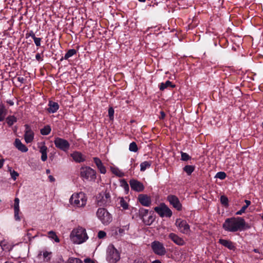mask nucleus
I'll use <instances>...</instances> for the list:
<instances>
[{
  "label": "nucleus",
  "mask_w": 263,
  "mask_h": 263,
  "mask_svg": "<svg viewBox=\"0 0 263 263\" xmlns=\"http://www.w3.org/2000/svg\"><path fill=\"white\" fill-rule=\"evenodd\" d=\"M222 228L226 231L235 232L249 229L250 226L246 223L243 218L237 217L226 219L222 224Z\"/></svg>",
  "instance_id": "f257e3e1"
},
{
  "label": "nucleus",
  "mask_w": 263,
  "mask_h": 263,
  "mask_svg": "<svg viewBox=\"0 0 263 263\" xmlns=\"http://www.w3.org/2000/svg\"><path fill=\"white\" fill-rule=\"evenodd\" d=\"M70 237L71 241L76 244L82 243L88 238L86 230L81 227L74 229L71 231Z\"/></svg>",
  "instance_id": "f03ea898"
},
{
  "label": "nucleus",
  "mask_w": 263,
  "mask_h": 263,
  "mask_svg": "<svg viewBox=\"0 0 263 263\" xmlns=\"http://www.w3.org/2000/svg\"><path fill=\"white\" fill-rule=\"evenodd\" d=\"M86 201L85 195L82 192L72 194L69 199L70 204L76 207L84 206L86 203Z\"/></svg>",
  "instance_id": "7ed1b4c3"
},
{
  "label": "nucleus",
  "mask_w": 263,
  "mask_h": 263,
  "mask_svg": "<svg viewBox=\"0 0 263 263\" xmlns=\"http://www.w3.org/2000/svg\"><path fill=\"white\" fill-rule=\"evenodd\" d=\"M120 259L119 251L112 245L108 246L106 251V260L109 263H116Z\"/></svg>",
  "instance_id": "20e7f679"
},
{
  "label": "nucleus",
  "mask_w": 263,
  "mask_h": 263,
  "mask_svg": "<svg viewBox=\"0 0 263 263\" xmlns=\"http://www.w3.org/2000/svg\"><path fill=\"white\" fill-rule=\"evenodd\" d=\"M96 215L104 225H108L112 221L111 214L104 208H99Z\"/></svg>",
  "instance_id": "39448f33"
},
{
  "label": "nucleus",
  "mask_w": 263,
  "mask_h": 263,
  "mask_svg": "<svg viewBox=\"0 0 263 263\" xmlns=\"http://www.w3.org/2000/svg\"><path fill=\"white\" fill-rule=\"evenodd\" d=\"M96 171L88 166L82 167L80 169V176L83 179L94 180L96 178Z\"/></svg>",
  "instance_id": "423d86ee"
},
{
  "label": "nucleus",
  "mask_w": 263,
  "mask_h": 263,
  "mask_svg": "<svg viewBox=\"0 0 263 263\" xmlns=\"http://www.w3.org/2000/svg\"><path fill=\"white\" fill-rule=\"evenodd\" d=\"M111 202V197L109 192H101L97 196V202L99 206H106Z\"/></svg>",
  "instance_id": "0eeeda50"
},
{
  "label": "nucleus",
  "mask_w": 263,
  "mask_h": 263,
  "mask_svg": "<svg viewBox=\"0 0 263 263\" xmlns=\"http://www.w3.org/2000/svg\"><path fill=\"white\" fill-rule=\"evenodd\" d=\"M175 225L181 233L184 234H188L190 233V226L185 220L180 218L177 219L176 220Z\"/></svg>",
  "instance_id": "6e6552de"
},
{
  "label": "nucleus",
  "mask_w": 263,
  "mask_h": 263,
  "mask_svg": "<svg viewBox=\"0 0 263 263\" xmlns=\"http://www.w3.org/2000/svg\"><path fill=\"white\" fill-rule=\"evenodd\" d=\"M55 147L64 151L67 152L70 147V144L65 139L61 138H55L54 141Z\"/></svg>",
  "instance_id": "1a4fd4ad"
},
{
  "label": "nucleus",
  "mask_w": 263,
  "mask_h": 263,
  "mask_svg": "<svg viewBox=\"0 0 263 263\" xmlns=\"http://www.w3.org/2000/svg\"><path fill=\"white\" fill-rule=\"evenodd\" d=\"M151 247L154 252L157 255H163L166 253V250L163 245L158 241L153 242Z\"/></svg>",
  "instance_id": "9d476101"
},
{
  "label": "nucleus",
  "mask_w": 263,
  "mask_h": 263,
  "mask_svg": "<svg viewBox=\"0 0 263 263\" xmlns=\"http://www.w3.org/2000/svg\"><path fill=\"white\" fill-rule=\"evenodd\" d=\"M154 210L162 217L164 216L170 217L172 215L171 210L165 205H161L160 206H156Z\"/></svg>",
  "instance_id": "9b49d317"
},
{
  "label": "nucleus",
  "mask_w": 263,
  "mask_h": 263,
  "mask_svg": "<svg viewBox=\"0 0 263 263\" xmlns=\"http://www.w3.org/2000/svg\"><path fill=\"white\" fill-rule=\"evenodd\" d=\"M129 184L132 190L138 192H142L144 189L143 183L136 179H131Z\"/></svg>",
  "instance_id": "f8f14e48"
},
{
  "label": "nucleus",
  "mask_w": 263,
  "mask_h": 263,
  "mask_svg": "<svg viewBox=\"0 0 263 263\" xmlns=\"http://www.w3.org/2000/svg\"><path fill=\"white\" fill-rule=\"evenodd\" d=\"M167 199L174 208L178 211H180L181 210L182 205L180 202L179 199L176 196L172 195H169L167 197Z\"/></svg>",
  "instance_id": "ddd939ff"
},
{
  "label": "nucleus",
  "mask_w": 263,
  "mask_h": 263,
  "mask_svg": "<svg viewBox=\"0 0 263 263\" xmlns=\"http://www.w3.org/2000/svg\"><path fill=\"white\" fill-rule=\"evenodd\" d=\"M25 131L24 135L25 140L26 143H30L32 141L34 137L33 132L31 130L30 126L26 124L25 125Z\"/></svg>",
  "instance_id": "4468645a"
},
{
  "label": "nucleus",
  "mask_w": 263,
  "mask_h": 263,
  "mask_svg": "<svg viewBox=\"0 0 263 263\" xmlns=\"http://www.w3.org/2000/svg\"><path fill=\"white\" fill-rule=\"evenodd\" d=\"M138 200L140 203L145 206H148L151 205V200L149 197L145 194H140L138 196Z\"/></svg>",
  "instance_id": "2eb2a0df"
},
{
  "label": "nucleus",
  "mask_w": 263,
  "mask_h": 263,
  "mask_svg": "<svg viewBox=\"0 0 263 263\" xmlns=\"http://www.w3.org/2000/svg\"><path fill=\"white\" fill-rule=\"evenodd\" d=\"M168 237L177 245L183 246L185 244L183 239L175 233H170L168 235Z\"/></svg>",
  "instance_id": "dca6fc26"
},
{
  "label": "nucleus",
  "mask_w": 263,
  "mask_h": 263,
  "mask_svg": "<svg viewBox=\"0 0 263 263\" xmlns=\"http://www.w3.org/2000/svg\"><path fill=\"white\" fill-rule=\"evenodd\" d=\"M219 242L221 245L228 248L230 250H234L235 249V247L233 242L230 240L223 239H220L219 240Z\"/></svg>",
  "instance_id": "f3484780"
},
{
  "label": "nucleus",
  "mask_w": 263,
  "mask_h": 263,
  "mask_svg": "<svg viewBox=\"0 0 263 263\" xmlns=\"http://www.w3.org/2000/svg\"><path fill=\"white\" fill-rule=\"evenodd\" d=\"M93 160L100 172L102 174H105L106 172V168L103 165L101 160L97 157L93 158Z\"/></svg>",
  "instance_id": "a211bd4d"
},
{
  "label": "nucleus",
  "mask_w": 263,
  "mask_h": 263,
  "mask_svg": "<svg viewBox=\"0 0 263 263\" xmlns=\"http://www.w3.org/2000/svg\"><path fill=\"white\" fill-rule=\"evenodd\" d=\"M71 156L76 162L80 163L85 161L84 157L80 152H75L71 154Z\"/></svg>",
  "instance_id": "6ab92c4d"
},
{
  "label": "nucleus",
  "mask_w": 263,
  "mask_h": 263,
  "mask_svg": "<svg viewBox=\"0 0 263 263\" xmlns=\"http://www.w3.org/2000/svg\"><path fill=\"white\" fill-rule=\"evenodd\" d=\"M14 145L19 151L22 152H26L28 151V148L18 139H15Z\"/></svg>",
  "instance_id": "aec40b11"
},
{
  "label": "nucleus",
  "mask_w": 263,
  "mask_h": 263,
  "mask_svg": "<svg viewBox=\"0 0 263 263\" xmlns=\"http://www.w3.org/2000/svg\"><path fill=\"white\" fill-rule=\"evenodd\" d=\"M49 107L48 108V111L49 112L54 113L56 112L59 108V105L58 103L53 102L52 101H50L48 104Z\"/></svg>",
  "instance_id": "412c9836"
},
{
  "label": "nucleus",
  "mask_w": 263,
  "mask_h": 263,
  "mask_svg": "<svg viewBox=\"0 0 263 263\" xmlns=\"http://www.w3.org/2000/svg\"><path fill=\"white\" fill-rule=\"evenodd\" d=\"M125 230H128V227L126 226L124 227V228H118L115 230V232L112 233V235H115L116 236L119 235L120 236H122L124 234Z\"/></svg>",
  "instance_id": "4be33fe9"
},
{
  "label": "nucleus",
  "mask_w": 263,
  "mask_h": 263,
  "mask_svg": "<svg viewBox=\"0 0 263 263\" xmlns=\"http://www.w3.org/2000/svg\"><path fill=\"white\" fill-rule=\"evenodd\" d=\"M175 85L172 84V82L170 81H167L165 83H161L160 85L159 88L161 90H164L165 89L171 87L172 88L175 87Z\"/></svg>",
  "instance_id": "5701e85b"
},
{
  "label": "nucleus",
  "mask_w": 263,
  "mask_h": 263,
  "mask_svg": "<svg viewBox=\"0 0 263 263\" xmlns=\"http://www.w3.org/2000/svg\"><path fill=\"white\" fill-rule=\"evenodd\" d=\"M7 111L4 105L0 104V122L3 121L7 115Z\"/></svg>",
  "instance_id": "b1692460"
},
{
  "label": "nucleus",
  "mask_w": 263,
  "mask_h": 263,
  "mask_svg": "<svg viewBox=\"0 0 263 263\" xmlns=\"http://www.w3.org/2000/svg\"><path fill=\"white\" fill-rule=\"evenodd\" d=\"M6 120L8 125L11 126L17 121V119L14 116H9L6 118Z\"/></svg>",
  "instance_id": "393cba45"
},
{
  "label": "nucleus",
  "mask_w": 263,
  "mask_h": 263,
  "mask_svg": "<svg viewBox=\"0 0 263 263\" xmlns=\"http://www.w3.org/2000/svg\"><path fill=\"white\" fill-rule=\"evenodd\" d=\"M148 210L144 208H141L139 210V216L143 221L145 219V217L148 215Z\"/></svg>",
  "instance_id": "a878e982"
},
{
  "label": "nucleus",
  "mask_w": 263,
  "mask_h": 263,
  "mask_svg": "<svg viewBox=\"0 0 263 263\" xmlns=\"http://www.w3.org/2000/svg\"><path fill=\"white\" fill-rule=\"evenodd\" d=\"M77 53L76 50L74 49H69L66 53L65 54L64 57L63 59H64L65 60H67L69 58L71 57L73 55L76 54Z\"/></svg>",
  "instance_id": "bb28decb"
},
{
  "label": "nucleus",
  "mask_w": 263,
  "mask_h": 263,
  "mask_svg": "<svg viewBox=\"0 0 263 263\" xmlns=\"http://www.w3.org/2000/svg\"><path fill=\"white\" fill-rule=\"evenodd\" d=\"M195 166L187 165L184 167L183 171L189 175H191L194 171Z\"/></svg>",
  "instance_id": "cd10ccee"
},
{
  "label": "nucleus",
  "mask_w": 263,
  "mask_h": 263,
  "mask_svg": "<svg viewBox=\"0 0 263 263\" xmlns=\"http://www.w3.org/2000/svg\"><path fill=\"white\" fill-rule=\"evenodd\" d=\"M151 163L148 161H144L140 164V171H144L146 168L151 166Z\"/></svg>",
  "instance_id": "c85d7f7f"
},
{
  "label": "nucleus",
  "mask_w": 263,
  "mask_h": 263,
  "mask_svg": "<svg viewBox=\"0 0 263 263\" xmlns=\"http://www.w3.org/2000/svg\"><path fill=\"white\" fill-rule=\"evenodd\" d=\"M51 132V128L49 125L45 126L43 128L41 129V133L43 135H47Z\"/></svg>",
  "instance_id": "c756f323"
},
{
  "label": "nucleus",
  "mask_w": 263,
  "mask_h": 263,
  "mask_svg": "<svg viewBox=\"0 0 263 263\" xmlns=\"http://www.w3.org/2000/svg\"><path fill=\"white\" fill-rule=\"evenodd\" d=\"M119 204L120 206L122 207L124 210H127L128 208V204L123 199V198H121L120 199Z\"/></svg>",
  "instance_id": "7c9ffc66"
},
{
  "label": "nucleus",
  "mask_w": 263,
  "mask_h": 263,
  "mask_svg": "<svg viewBox=\"0 0 263 263\" xmlns=\"http://www.w3.org/2000/svg\"><path fill=\"white\" fill-rule=\"evenodd\" d=\"M220 202L224 206L228 207L229 205V200L228 198L224 195H222L220 197Z\"/></svg>",
  "instance_id": "2f4dec72"
},
{
  "label": "nucleus",
  "mask_w": 263,
  "mask_h": 263,
  "mask_svg": "<svg viewBox=\"0 0 263 263\" xmlns=\"http://www.w3.org/2000/svg\"><path fill=\"white\" fill-rule=\"evenodd\" d=\"M48 236L49 238L54 239L57 242H59L60 241L59 238L57 236L55 233L53 231H49L48 232Z\"/></svg>",
  "instance_id": "473e14b6"
},
{
  "label": "nucleus",
  "mask_w": 263,
  "mask_h": 263,
  "mask_svg": "<svg viewBox=\"0 0 263 263\" xmlns=\"http://www.w3.org/2000/svg\"><path fill=\"white\" fill-rule=\"evenodd\" d=\"M129 149L131 152H136L138 151V147L136 143L134 142L129 144Z\"/></svg>",
  "instance_id": "72a5a7b5"
},
{
  "label": "nucleus",
  "mask_w": 263,
  "mask_h": 263,
  "mask_svg": "<svg viewBox=\"0 0 263 263\" xmlns=\"http://www.w3.org/2000/svg\"><path fill=\"white\" fill-rule=\"evenodd\" d=\"M154 218L152 216H149L147 219H146V218L144 220L143 222L146 225H151L152 222L154 221Z\"/></svg>",
  "instance_id": "f704fd0d"
},
{
  "label": "nucleus",
  "mask_w": 263,
  "mask_h": 263,
  "mask_svg": "<svg viewBox=\"0 0 263 263\" xmlns=\"http://www.w3.org/2000/svg\"><path fill=\"white\" fill-rule=\"evenodd\" d=\"M181 159L182 161H187L191 159V157L187 154H186L185 153L181 152Z\"/></svg>",
  "instance_id": "c9c22d12"
},
{
  "label": "nucleus",
  "mask_w": 263,
  "mask_h": 263,
  "mask_svg": "<svg viewBox=\"0 0 263 263\" xmlns=\"http://www.w3.org/2000/svg\"><path fill=\"white\" fill-rule=\"evenodd\" d=\"M215 177L222 180L226 178V174L223 172H219L216 174Z\"/></svg>",
  "instance_id": "e433bc0d"
},
{
  "label": "nucleus",
  "mask_w": 263,
  "mask_h": 263,
  "mask_svg": "<svg viewBox=\"0 0 263 263\" xmlns=\"http://www.w3.org/2000/svg\"><path fill=\"white\" fill-rule=\"evenodd\" d=\"M20 200L18 198H15L14 199V211L20 210Z\"/></svg>",
  "instance_id": "4c0bfd02"
},
{
  "label": "nucleus",
  "mask_w": 263,
  "mask_h": 263,
  "mask_svg": "<svg viewBox=\"0 0 263 263\" xmlns=\"http://www.w3.org/2000/svg\"><path fill=\"white\" fill-rule=\"evenodd\" d=\"M112 172L119 177H122L123 175V174L120 172L118 168H111Z\"/></svg>",
  "instance_id": "58836bf2"
},
{
  "label": "nucleus",
  "mask_w": 263,
  "mask_h": 263,
  "mask_svg": "<svg viewBox=\"0 0 263 263\" xmlns=\"http://www.w3.org/2000/svg\"><path fill=\"white\" fill-rule=\"evenodd\" d=\"M68 263H82L80 259L77 258H70L68 259Z\"/></svg>",
  "instance_id": "ea45409f"
},
{
  "label": "nucleus",
  "mask_w": 263,
  "mask_h": 263,
  "mask_svg": "<svg viewBox=\"0 0 263 263\" xmlns=\"http://www.w3.org/2000/svg\"><path fill=\"white\" fill-rule=\"evenodd\" d=\"M51 254V252L48 251H45L43 252V255L45 261H48L50 260V257H48L49 255Z\"/></svg>",
  "instance_id": "a19ab883"
},
{
  "label": "nucleus",
  "mask_w": 263,
  "mask_h": 263,
  "mask_svg": "<svg viewBox=\"0 0 263 263\" xmlns=\"http://www.w3.org/2000/svg\"><path fill=\"white\" fill-rule=\"evenodd\" d=\"M247 207L246 205H243L239 211L236 212V215H240L242 214L245 212V211L247 209Z\"/></svg>",
  "instance_id": "79ce46f5"
},
{
  "label": "nucleus",
  "mask_w": 263,
  "mask_h": 263,
  "mask_svg": "<svg viewBox=\"0 0 263 263\" xmlns=\"http://www.w3.org/2000/svg\"><path fill=\"white\" fill-rule=\"evenodd\" d=\"M130 263H146V262L142 258H136V259L133 260Z\"/></svg>",
  "instance_id": "37998d69"
},
{
  "label": "nucleus",
  "mask_w": 263,
  "mask_h": 263,
  "mask_svg": "<svg viewBox=\"0 0 263 263\" xmlns=\"http://www.w3.org/2000/svg\"><path fill=\"white\" fill-rule=\"evenodd\" d=\"M10 174H11V178L14 180H15L16 179V177L18 176V173L14 170L12 171H11Z\"/></svg>",
  "instance_id": "c03bdc74"
},
{
  "label": "nucleus",
  "mask_w": 263,
  "mask_h": 263,
  "mask_svg": "<svg viewBox=\"0 0 263 263\" xmlns=\"http://www.w3.org/2000/svg\"><path fill=\"white\" fill-rule=\"evenodd\" d=\"M106 235V233L103 231H100L98 234V237L100 239L104 238Z\"/></svg>",
  "instance_id": "a18cd8bd"
},
{
  "label": "nucleus",
  "mask_w": 263,
  "mask_h": 263,
  "mask_svg": "<svg viewBox=\"0 0 263 263\" xmlns=\"http://www.w3.org/2000/svg\"><path fill=\"white\" fill-rule=\"evenodd\" d=\"M114 110L112 107H110L108 109V116L110 119H112L114 118Z\"/></svg>",
  "instance_id": "49530a36"
},
{
  "label": "nucleus",
  "mask_w": 263,
  "mask_h": 263,
  "mask_svg": "<svg viewBox=\"0 0 263 263\" xmlns=\"http://www.w3.org/2000/svg\"><path fill=\"white\" fill-rule=\"evenodd\" d=\"M47 148L45 145H42L40 148V152L42 154L47 153Z\"/></svg>",
  "instance_id": "de8ad7c7"
},
{
  "label": "nucleus",
  "mask_w": 263,
  "mask_h": 263,
  "mask_svg": "<svg viewBox=\"0 0 263 263\" xmlns=\"http://www.w3.org/2000/svg\"><path fill=\"white\" fill-rule=\"evenodd\" d=\"M33 40L36 46H40L41 41V38L35 37L34 39H33Z\"/></svg>",
  "instance_id": "09e8293b"
},
{
  "label": "nucleus",
  "mask_w": 263,
  "mask_h": 263,
  "mask_svg": "<svg viewBox=\"0 0 263 263\" xmlns=\"http://www.w3.org/2000/svg\"><path fill=\"white\" fill-rule=\"evenodd\" d=\"M20 210L14 211V218L16 220H20L21 218L19 216Z\"/></svg>",
  "instance_id": "8fccbe9b"
},
{
  "label": "nucleus",
  "mask_w": 263,
  "mask_h": 263,
  "mask_svg": "<svg viewBox=\"0 0 263 263\" xmlns=\"http://www.w3.org/2000/svg\"><path fill=\"white\" fill-rule=\"evenodd\" d=\"M122 186L124 188V189L125 190H128V189H129L128 184L124 180H123L122 181Z\"/></svg>",
  "instance_id": "3c124183"
},
{
  "label": "nucleus",
  "mask_w": 263,
  "mask_h": 263,
  "mask_svg": "<svg viewBox=\"0 0 263 263\" xmlns=\"http://www.w3.org/2000/svg\"><path fill=\"white\" fill-rule=\"evenodd\" d=\"M26 38H28V37L31 36L33 39L35 37L34 33L33 32V31H30L29 33H27L26 34Z\"/></svg>",
  "instance_id": "603ef678"
},
{
  "label": "nucleus",
  "mask_w": 263,
  "mask_h": 263,
  "mask_svg": "<svg viewBox=\"0 0 263 263\" xmlns=\"http://www.w3.org/2000/svg\"><path fill=\"white\" fill-rule=\"evenodd\" d=\"M31 231H33V230H30L28 231V233H27V236L28 237V239H29V240H30L31 238H34L36 235H34V236H32V233H31Z\"/></svg>",
  "instance_id": "864d4df0"
},
{
  "label": "nucleus",
  "mask_w": 263,
  "mask_h": 263,
  "mask_svg": "<svg viewBox=\"0 0 263 263\" xmlns=\"http://www.w3.org/2000/svg\"><path fill=\"white\" fill-rule=\"evenodd\" d=\"M35 59H36V60H37L38 61H43V56L40 54V53H37L36 55H35Z\"/></svg>",
  "instance_id": "5fc2aeb1"
},
{
  "label": "nucleus",
  "mask_w": 263,
  "mask_h": 263,
  "mask_svg": "<svg viewBox=\"0 0 263 263\" xmlns=\"http://www.w3.org/2000/svg\"><path fill=\"white\" fill-rule=\"evenodd\" d=\"M47 159V153L42 154L41 156V160L43 161H45Z\"/></svg>",
  "instance_id": "6e6d98bb"
},
{
  "label": "nucleus",
  "mask_w": 263,
  "mask_h": 263,
  "mask_svg": "<svg viewBox=\"0 0 263 263\" xmlns=\"http://www.w3.org/2000/svg\"><path fill=\"white\" fill-rule=\"evenodd\" d=\"M84 261L85 263H94L93 261L89 258H85Z\"/></svg>",
  "instance_id": "4d7b16f0"
},
{
  "label": "nucleus",
  "mask_w": 263,
  "mask_h": 263,
  "mask_svg": "<svg viewBox=\"0 0 263 263\" xmlns=\"http://www.w3.org/2000/svg\"><path fill=\"white\" fill-rule=\"evenodd\" d=\"M245 203L246 204L245 205L247 208L251 204V201L248 200H245Z\"/></svg>",
  "instance_id": "13d9d810"
},
{
  "label": "nucleus",
  "mask_w": 263,
  "mask_h": 263,
  "mask_svg": "<svg viewBox=\"0 0 263 263\" xmlns=\"http://www.w3.org/2000/svg\"><path fill=\"white\" fill-rule=\"evenodd\" d=\"M160 114H161V117H160V119H163L165 117V113L163 111H161L160 112Z\"/></svg>",
  "instance_id": "bf43d9fd"
},
{
  "label": "nucleus",
  "mask_w": 263,
  "mask_h": 263,
  "mask_svg": "<svg viewBox=\"0 0 263 263\" xmlns=\"http://www.w3.org/2000/svg\"><path fill=\"white\" fill-rule=\"evenodd\" d=\"M4 160L0 159V168H1L4 165Z\"/></svg>",
  "instance_id": "052dcab7"
},
{
  "label": "nucleus",
  "mask_w": 263,
  "mask_h": 263,
  "mask_svg": "<svg viewBox=\"0 0 263 263\" xmlns=\"http://www.w3.org/2000/svg\"><path fill=\"white\" fill-rule=\"evenodd\" d=\"M49 179L50 181L51 182H53L55 180V179L54 178V177L51 175H50L49 176Z\"/></svg>",
  "instance_id": "680f3d73"
},
{
  "label": "nucleus",
  "mask_w": 263,
  "mask_h": 263,
  "mask_svg": "<svg viewBox=\"0 0 263 263\" xmlns=\"http://www.w3.org/2000/svg\"><path fill=\"white\" fill-rule=\"evenodd\" d=\"M7 103L9 104L10 105H13L14 104L13 102L11 100L7 101Z\"/></svg>",
  "instance_id": "e2e57ef3"
},
{
  "label": "nucleus",
  "mask_w": 263,
  "mask_h": 263,
  "mask_svg": "<svg viewBox=\"0 0 263 263\" xmlns=\"http://www.w3.org/2000/svg\"><path fill=\"white\" fill-rule=\"evenodd\" d=\"M18 80L20 82H21L22 83H23L24 78H20V77H18Z\"/></svg>",
  "instance_id": "0e129e2a"
},
{
  "label": "nucleus",
  "mask_w": 263,
  "mask_h": 263,
  "mask_svg": "<svg viewBox=\"0 0 263 263\" xmlns=\"http://www.w3.org/2000/svg\"><path fill=\"white\" fill-rule=\"evenodd\" d=\"M152 263H161V262L159 260H155L153 261Z\"/></svg>",
  "instance_id": "69168bd1"
},
{
  "label": "nucleus",
  "mask_w": 263,
  "mask_h": 263,
  "mask_svg": "<svg viewBox=\"0 0 263 263\" xmlns=\"http://www.w3.org/2000/svg\"><path fill=\"white\" fill-rule=\"evenodd\" d=\"M46 172L47 174H49L50 173V171L49 169L46 170Z\"/></svg>",
  "instance_id": "338daca9"
},
{
  "label": "nucleus",
  "mask_w": 263,
  "mask_h": 263,
  "mask_svg": "<svg viewBox=\"0 0 263 263\" xmlns=\"http://www.w3.org/2000/svg\"><path fill=\"white\" fill-rule=\"evenodd\" d=\"M138 1L141 2H145L146 0H138Z\"/></svg>",
  "instance_id": "774afa93"
}]
</instances>
